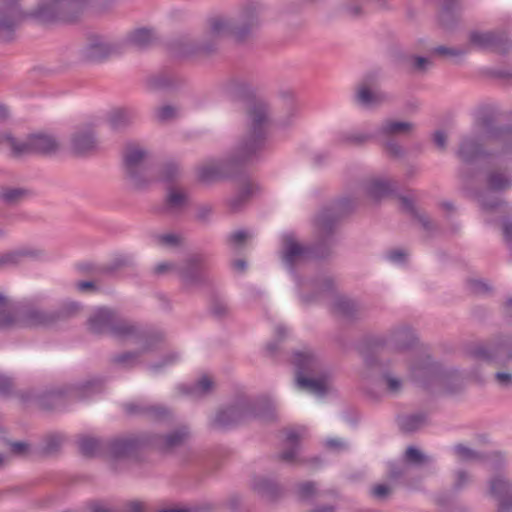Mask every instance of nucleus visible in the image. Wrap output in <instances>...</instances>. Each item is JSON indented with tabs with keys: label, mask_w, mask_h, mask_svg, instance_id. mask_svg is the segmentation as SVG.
I'll return each mask as SVG.
<instances>
[{
	"label": "nucleus",
	"mask_w": 512,
	"mask_h": 512,
	"mask_svg": "<svg viewBox=\"0 0 512 512\" xmlns=\"http://www.w3.org/2000/svg\"><path fill=\"white\" fill-rule=\"evenodd\" d=\"M384 379L386 381L387 389L391 393H397L402 386V382L399 378H396L392 375H385Z\"/></svg>",
	"instance_id": "69168bd1"
},
{
	"label": "nucleus",
	"mask_w": 512,
	"mask_h": 512,
	"mask_svg": "<svg viewBox=\"0 0 512 512\" xmlns=\"http://www.w3.org/2000/svg\"><path fill=\"white\" fill-rule=\"evenodd\" d=\"M415 125L409 121H398L393 119H386L377 128L375 136L388 140L396 136H408L413 133Z\"/></svg>",
	"instance_id": "2eb2a0df"
},
{
	"label": "nucleus",
	"mask_w": 512,
	"mask_h": 512,
	"mask_svg": "<svg viewBox=\"0 0 512 512\" xmlns=\"http://www.w3.org/2000/svg\"><path fill=\"white\" fill-rule=\"evenodd\" d=\"M99 391V385L88 382L80 386L70 388L67 392V397L69 401L82 400Z\"/></svg>",
	"instance_id": "473e14b6"
},
{
	"label": "nucleus",
	"mask_w": 512,
	"mask_h": 512,
	"mask_svg": "<svg viewBox=\"0 0 512 512\" xmlns=\"http://www.w3.org/2000/svg\"><path fill=\"white\" fill-rule=\"evenodd\" d=\"M485 131L480 132L477 136L464 137L457 150V156L464 163H472L482 157L488 156L482 149V144H490L484 137Z\"/></svg>",
	"instance_id": "9b49d317"
},
{
	"label": "nucleus",
	"mask_w": 512,
	"mask_h": 512,
	"mask_svg": "<svg viewBox=\"0 0 512 512\" xmlns=\"http://www.w3.org/2000/svg\"><path fill=\"white\" fill-rule=\"evenodd\" d=\"M80 309V305L70 302L63 305L58 311H54L57 315V321L74 315Z\"/></svg>",
	"instance_id": "603ef678"
},
{
	"label": "nucleus",
	"mask_w": 512,
	"mask_h": 512,
	"mask_svg": "<svg viewBox=\"0 0 512 512\" xmlns=\"http://www.w3.org/2000/svg\"><path fill=\"white\" fill-rule=\"evenodd\" d=\"M30 255L27 251H15L0 254V268L18 265L22 257Z\"/></svg>",
	"instance_id": "c03bdc74"
},
{
	"label": "nucleus",
	"mask_w": 512,
	"mask_h": 512,
	"mask_svg": "<svg viewBox=\"0 0 512 512\" xmlns=\"http://www.w3.org/2000/svg\"><path fill=\"white\" fill-rule=\"evenodd\" d=\"M432 53L442 56L458 57L464 55L466 51L462 49L448 48L445 46H437L432 49Z\"/></svg>",
	"instance_id": "5fc2aeb1"
},
{
	"label": "nucleus",
	"mask_w": 512,
	"mask_h": 512,
	"mask_svg": "<svg viewBox=\"0 0 512 512\" xmlns=\"http://www.w3.org/2000/svg\"><path fill=\"white\" fill-rule=\"evenodd\" d=\"M252 487L259 495L270 499L274 498L278 492L274 482L262 477L255 478Z\"/></svg>",
	"instance_id": "72a5a7b5"
},
{
	"label": "nucleus",
	"mask_w": 512,
	"mask_h": 512,
	"mask_svg": "<svg viewBox=\"0 0 512 512\" xmlns=\"http://www.w3.org/2000/svg\"><path fill=\"white\" fill-rule=\"evenodd\" d=\"M86 325L92 334H109L120 340L133 337L137 333V327L134 324L122 319L107 307L93 309L86 320Z\"/></svg>",
	"instance_id": "7ed1b4c3"
},
{
	"label": "nucleus",
	"mask_w": 512,
	"mask_h": 512,
	"mask_svg": "<svg viewBox=\"0 0 512 512\" xmlns=\"http://www.w3.org/2000/svg\"><path fill=\"white\" fill-rule=\"evenodd\" d=\"M3 139L9 143L12 155L14 157H21L23 155L32 154V149L30 148V135L25 142L18 141L11 134H5Z\"/></svg>",
	"instance_id": "c9c22d12"
},
{
	"label": "nucleus",
	"mask_w": 512,
	"mask_h": 512,
	"mask_svg": "<svg viewBox=\"0 0 512 512\" xmlns=\"http://www.w3.org/2000/svg\"><path fill=\"white\" fill-rule=\"evenodd\" d=\"M257 188L258 187L256 184H253L245 179L239 195L230 200V207L233 210L238 209L241 205V202L252 195L254 191L257 190Z\"/></svg>",
	"instance_id": "79ce46f5"
},
{
	"label": "nucleus",
	"mask_w": 512,
	"mask_h": 512,
	"mask_svg": "<svg viewBox=\"0 0 512 512\" xmlns=\"http://www.w3.org/2000/svg\"><path fill=\"white\" fill-rule=\"evenodd\" d=\"M189 435L190 433L188 428L182 426L161 438L158 443V447L162 451H171L184 444L189 438Z\"/></svg>",
	"instance_id": "393cba45"
},
{
	"label": "nucleus",
	"mask_w": 512,
	"mask_h": 512,
	"mask_svg": "<svg viewBox=\"0 0 512 512\" xmlns=\"http://www.w3.org/2000/svg\"><path fill=\"white\" fill-rule=\"evenodd\" d=\"M344 11L350 17H358L362 14V5L358 0H353L344 6Z\"/></svg>",
	"instance_id": "052dcab7"
},
{
	"label": "nucleus",
	"mask_w": 512,
	"mask_h": 512,
	"mask_svg": "<svg viewBox=\"0 0 512 512\" xmlns=\"http://www.w3.org/2000/svg\"><path fill=\"white\" fill-rule=\"evenodd\" d=\"M306 432L305 428H301L299 431L291 430L287 433L286 443L289 449L282 452L279 457L281 460L286 462H292L295 460L298 454L299 441L301 436Z\"/></svg>",
	"instance_id": "c85d7f7f"
},
{
	"label": "nucleus",
	"mask_w": 512,
	"mask_h": 512,
	"mask_svg": "<svg viewBox=\"0 0 512 512\" xmlns=\"http://www.w3.org/2000/svg\"><path fill=\"white\" fill-rule=\"evenodd\" d=\"M62 444V438L57 435H51L47 437L43 446V453L46 455H52L56 453Z\"/></svg>",
	"instance_id": "09e8293b"
},
{
	"label": "nucleus",
	"mask_w": 512,
	"mask_h": 512,
	"mask_svg": "<svg viewBox=\"0 0 512 512\" xmlns=\"http://www.w3.org/2000/svg\"><path fill=\"white\" fill-rule=\"evenodd\" d=\"M58 147L57 140L51 135L43 133L30 135V148L32 149V154H53L58 150Z\"/></svg>",
	"instance_id": "412c9836"
},
{
	"label": "nucleus",
	"mask_w": 512,
	"mask_h": 512,
	"mask_svg": "<svg viewBox=\"0 0 512 512\" xmlns=\"http://www.w3.org/2000/svg\"><path fill=\"white\" fill-rule=\"evenodd\" d=\"M453 450L457 457L459 458V460L463 462L479 460L481 458L480 454L477 451L463 444L455 445L453 447Z\"/></svg>",
	"instance_id": "37998d69"
},
{
	"label": "nucleus",
	"mask_w": 512,
	"mask_h": 512,
	"mask_svg": "<svg viewBox=\"0 0 512 512\" xmlns=\"http://www.w3.org/2000/svg\"><path fill=\"white\" fill-rule=\"evenodd\" d=\"M28 191L22 188L2 187L0 188V201L7 205H14L27 196Z\"/></svg>",
	"instance_id": "f704fd0d"
},
{
	"label": "nucleus",
	"mask_w": 512,
	"mask_h": 512,
	"mask_svg": "<svg viewBox=\"0 0 512 512\" xmlns=\"http://www.w3.org/2000/svg\"><path fill=\"white\" fill-rule=\"evenodd\" d=\"M484 137L490 144L500 146L504 153H512V128L487 129Z\"/></svg>",
	"instance_id": "4be33fe9"
},
{
	"label": "nucleus",
	"mask_w": 512,
	"mask_h": 512,
	"mask_svg": "<svg viewBox=\"0 0 512 512\" xmlns=\"http://www.w3.org/2000/svg\"><path fill=\"white\" fill-rule=\"evenodd\" d=\"M332 311L338 316L349 318L354 314L355 306L350 300L343 297H338L333 302Z\"/></svg>",
	"instance_id": "58836bf2"
},
{
	"label": "nucleus",
	"mask_w": 512,
	"mask_h": 512,
	"mask_svg": "<svg viewBox=\"0 0 512 512\" xmlns=\"http://www.w3.org/2000/svg\"><path fill=\"white\" fill-rule=\"evenodd\" d=\"M311 250L301 246L292 235L285 236V248L283 259L287 265L292 267L298 261L306 258Z\"/></svg>",
	"instance_id": "aec40b11"
},
{
	"label": "nucleus",
	"mask_w": 512,
	"mask_h": 512,
	"mask_svg": "<svg viewBox=\"0 0 512 512\" xmlns=\"http://www.w3.org/2000/svg\"><path fill=\"white\" fill-rule=\"evenodd\" d=\"M269 123L267 107L264 103H253L248 110L249 131L245 139L237 147L235 155L225 161L205 164L198 169V179L210 184L224 177H231V168L240 162L252 160L263 148L266 128Z\"/></svg>",
	"instance_id": "f257e3e1"
},
{
	"label": "nucleus",
	"mask_w": 512,
	"mask_h": 512,
	"mask_svg": "<svg viewBox=\"0 0 512 512\" xmlns=\"http://www.w3.org/2000/svg\"><path fill=\"white\" fill-rule=\"evenodd\" d=\"M386 152L393 157H400L403 154L402 147L395 141L390 139L385 140Z\"/></svg>",
	"instance_id": "0e129e2a"
},
{
	"label": "nucleus",
	"mask_w": 512,
	"mask_h": 512,
	"mask_svg": "<svg viewBox=\"0 0 512 512\" xmlns=\"http://www.w3.org/2000/svg\"><path fill=\"white\" fill-rule=\"evenodd\" d=\"M413 379L422 386L437 384L444 392L452 393L460 387L457 370L446 371L429 357L421 360L411 368Z\"/></svg>",
	"instance_id": "423d86ee"
},
{
	"label": "nucleus",
	"mask_w": 512,
	"mask_h": 512,
	"mask_svg": "<svg viewBox=\"0 0 512 512\" xmlns=\"http://www.w3.org/2000/svg\"><path fill=\"white\" fill-rule=\"evenodd\" d=\"M404 457L409 464L414 466H423L431 462V458L415 446H409Z\"/></svg>",
	"instance_id": "e433bc0d"
},
{
	"label": "nucleus",
	"mask_w": 512,
	"mask_h": 512,
	"mask_svg": "<svg viewBox=\"0 0 512 512\" xmlns=\"http://www.w3.org/2000/svg\"><path fill=\"white\" fill-rule=\"evenodd\" d=\"M177 116V109L171 105H165L156 110V117L160 122L169 121Z\"/></svg>",
	"instance_id": "3c124183"
},
{
	"label": "nucleus",
	"mask_w": 512,
	"mask_h": 512,
	"mask_svg": "<svg viewBox=\"0 0 512 512\" xmlns=\"http://www.w3.org/2000/svg\"><path fill=\"white\" fill-rule=\"evenodd\" d=\"M132 116L126 110H117L110 117V125L114 129H120L131 122Z\"/></svg>",
	"instance_id": "49530a36"
},
{
	"label": "nucleus",
	"mask_w": 512,
	"mask_h": 512,
	"mask_svg": "<svg viewBox=\"0 0 512 512\" xmlns=\"http://www.w3.org/2000/svg\"><path fill=\"white\" fill-rule=\"evenodd\" d=\"M138 354L126 352L114 357L113 361L123 367H131L137 362Z\"/></svg>",
	"instance_id": "864d4df0"
},
{
	"label": "nucleus",
	"mask_w": 512,
	"mask_h": 512,
	"mask_svg": "<svg viewBox=\"0 0 512 512\" xmlns=\"http://www.w3.org/2000/svg\"><path fill=\"white\" fill-rule=\"evenodd\" d=\"M259 25L258 13L255 9L247 10L242 16L241 23L235 28H231L228 21L223 18H213L209 21L208 28L197 47V51L203 54L215 52L221 41L229 33L236 41L242 42L253 35Z\"/></svg>",
	"instance_id": "f03ea898"
},
{
	"label": "nucleus",
	"mask_w": 512,
	"mask_h": 512,
	"mask_svg": "<svg viewBox=\"0 0 512 512\" xmlns=\"http://www.w3.org/2000/svg\"><path fill=\"white\" fill-rule=\"evenodd\" d=\"M128 44L136 49H145L150 47L155 41L156 37L152 30L147 28H140L133 31L128 37Z\"/></svg>",
	"instance_id": "bb28decb"
},
{
	"label": "nucleus",
	"mask_w": 512,
	"mask_h": 512,
	"mask_svg": "<svg viewBox=\"0 0 512 512\" xmlns=\"http://www.w3.org/2000/svg\"><path fill=\"white\" fill-rule=\"evenodd\" d=\"M8 308V299L0 293V330L13 327H49L57 322V315L54 311L30 308L21 318H17Z\"/></svg>",
	"instance_id": "0eeeda50"
},
{
	"label": "nucleus",
	"mask_w": 512,
	"mask_h": 512,
	"mask_svg": "<svg viewBox=\"0 0 512 512\" xmlns=\"http://www.w3.org/2000/svg\"><path fill=\"white\" fill-rule=\"evenodd\" d=\"M390 494V488L386 484H376L371 488V495L377 499H386Z\"/></svg>",
	"instance_id": "680f3d73"
},
{
	"label": "nucleus",
	"mask_w": 512,
	"mask_h": 512,
	"mask_svg": "<svg viewBox=\"0 0 512 512\" xmlns=\"http://www.w3.org/2000/svg\"><path fill=\"white\" fill-rule=\"evenodd\" d=\"M128 415L144 416L150 420L161 421L170 416V411L161 405H139L128 403L124 405Z\"/></svg>",
	"instance_id": "6ab92c4d"
},
{
	"label": "nucleus",
	"mask_w": 512,
	"mask_h": 512,
	"mask_svg": "<svg viewBox=\"0 0 512 512\" xmlns=\"http://www.w3.org/2000/svg\"><path fill=\"white\" fill-rule=\"evenodd\" d=\"M512 186V178L506 174L493 171L487 176V187L491 191H504Z\"/></svg>",
	"instance_id": "2f4dec72"
},
{
	"label": "nucleus",
	"mask_w": 512,
	"mask_h": 512,
	"mask_svg": "<svg viewBox=\"0 0 512 512\" xmlns=\"http://www.w3.org/2000/svg\"><path fill=\"white\" fill-rule=\"evenodd\" d=\"M124 167L127 177L134 188L142 189L152 181L147 162V152L136 146H130L124 154Z\"/></svg>",
	"instance_id": "6e6552de"
},
{
	"label": "nucleus",
	"mask_w": 512,
	"mask_h": 512,
	"mask_svg": "<svg viewBox=\"0 0 512 512\" xmlns=\"http://www.w3.org/2000/svg\"><path fill=\"white\" fill-rule=\"evenodd\" d=\"M140 444L135 437L117 438L105 443V454L110 460H118L128 456Z\"/></svg>",
	"instance_id": "a211bd4d"
},
{
	"label": "nucleus",
	"mask_w": 512,
	"mask_h": 512,
	"mask_svg": "<svg viewBox=\"0 0 512 512\" xmlns=\"http://www.w3.org/2000/svg\"><path fill=\"white\" fill-rule=\"evenodd\" d=\"M426 423V417L423 414L406 416L400 421V428L404 432H414Z\"/></svg>",
	"instance_id": "4c0bfd02"
},
{
	"label": "nucleus",
	"mask_w": 512,
	"mask_h": 512,
	"mask_svg": "<svg viewBox=\"0 0 512 512\" xmlns=\"http://www.w3.org/2000/svg\"><path fill=\"white\" fill-rule=\"evenodd\" d=\"M316 492V487L313 482H306L298 487V494L301 499H309Z\"/></svg>",
	"instance_id": "13d9d810"
},
{
	"label": "nucleus",
	"mask_w": 512,
	"mask_h": 512,
	"mask_svg": "<svg viewBox=\"0 0 512 512\" xmlns=\"http://www.w3.org/2000/svg\"><path fill=\"white\" fill-rule=\"evenodd\" d=\"M205 258L200 254L190 256L183 267L178 270V275L182 281L183 287L189 289L199 283V271L204 265Z\"/></svg>",
	"instance_id": "f3484780"
},
{
	"label": "nucleus",
	"mask_w": 512,
	"mask_h": 512,
	"mask_svg": "<svg viewBox=\"0 0 512 512\" xmlns=\"http://www.w3.org/2000/svg\"><path fill=\"white\" fill-rule=\"evenodd\" d=\"M71 146L76 154L84 155L97 149V140L89 126L77 128L71 137Z\"/></svg>",
	"instance_id": "dca6fc26"
},
{
	"label": "nucleus",
	"mask_w": 512,
	"mask_h": 512,
	"mask_svg": "<svg viewBox=\"0 0 512 512\" xmlns=\"http://www.w3.org/2000/svg\"><path fill=\"white\" fill-rule=\"evenodd\" d=\"M502 232L505 242L508 245H512V220L510 218L503 219Z\"/></svg>",
	"instance_id": "338daca9"
},
{
	"label": "nucleus",
	"mask_w": 512,
	"mask_h": 512,
	"mask_svg": "<svg viewBox=\"0 0 512 512\" xmlns=\"http://www.w3.org/2000/svg\"><path fill=\"white\" fill-rule=\"evenodd\" d=\"M490 497L496 501L497 510L512 512V481L504 474H497L489 480Z\"/></svg>",
	"instance_id": "9d476101"
},
{
	"label": "nucleus",
	"mask_w": 512,
	"mask_h": 512,
	"mask_svg": "<svg viewBox=\"0 0 512 512\" xmlns=\"http://www.w3.org/2000/svg\"><path fill=\"white\" fill-rule=\"evenodd\" d=\"M21 17V12L14 0L0 10V32L3 30H11Z\"/></svg>",
	"instance_id": "a878e982"
},
{
	"label": "nucleus",
	"mask_w": 512,
	"mask_h": 512,
	"mask_svg": "<svg viewBox=\"0 0 512 512\" xmlns=\"http://www.w3.org/2000/svg\"><path fill=\"white\" fill-rule=\"evenodd\" d=\"M79 449L82 455L94 457L101 452L105 453V444L93 437H83L79 440Z\"/></svg>",
	"instance_id": "7c9ffc66"
},
{
	"label": "nucleus",
	"mask_w": 512,
	"mask_h": 512,
	"mask_svg": "<svg viewBox=\"0 0 512 512\" xmlns=\"http://www.w3.org/2000/svg\"><path fill=\"white\" fill-rule=\"evenodd\" d=\"M159 244L167 247H176L181 244V236L175 233L161 234L156 237Z\"/></svg>",
	"instance_id": "8fccbe9b"
},
{
	"label": "nucleus",
	"mask_w": 512,
	"mask_h": 512,
	"mask_svg": "<svg viewBox=\"0 0 512 512\" xmlns=\"http://www.w3.org/2000/svg\"><path fill=\"white\" fill-rule=\"evenodd\" d=\"M468 289L474 294H483L489 291L488 285L480 280H470Z\"/></svg>",
	"instance_id": "e2e57ef3"
},
{
	"label": "nucleus",
	"mask_w": 512,
	"mask_h": 512,
	"mask_svg": "<svg viewBox=\"0 0 512 512\" xmlns=\"http://www.w3.org/2000/svg\"><path fill=\"white\" fill-rule=\"evenodd\" d=\"M394 191L392 183L385 179H372L365 185V193L374 202L381 200Z\"/></svg>",
	"instance_id": "b1692460"
},
{
	"label": "nucleus",
	"mask_w": 512,
	"mask_h": 512,
	"mask_svg": "<svg viewBox=\"0 0 512 512\" xmlns=\"http://www.w3.org/2000/svg\"><path fill=\"white\" fill-rule=\"evenodd\" d=\"M213 388V382L212 380L204 375L202 376L197 383L192 388V393H194L197 396H203L208 394Z\"/></svg>",
	"instance_id": "de8ad7c7"
},
{
	"label": "nucleus",
	"mask_w": 512,
	"mask_h": 512,
	"mask_svg": "<svg viewBox=\"0 0 512 512\" xmlns=\"http://www.w3.org/2000/svg\"><path fill=\"white\" fill-rule=\"evenodd\" d=\"M293 364L296 368V383L299 388L322 397L330 390L328 375L310 377L317 371L319 362L310 350L298 351L293 355Z\"/></svg>",
	"instance_id": "39448f33"
},
{
	"label": "nucleus",
	"mask_w": 512,
	"mask_h": 512,
	"mask_svg": "<svg viewBox=\"0 0 512 512\" xmlns=\"http://www.w3.org/2000/svg\"><path fill=\"white\" fill-rule=\"evenodd\" d=\"M376 85V77L369 75L359 85L355 99L363 107H373L385 102L388 99L387 94L379 91L378 89H371V86Z\"/></svg>",
	"instance_id": "ddd939ff"
},
{
	"label": "nucleus",
	"mask_w": 512,
	"mask_h": 512,
	"mask_svg": "<svg viewBox=\"0 0 512 512\" xmlns=\"http://www.w3.org/2000/svg\"><path fill=\"white\" fill-rule=\"evenodd\" d=\"M472 355L481 361L505 365L512 360V340L502 338L487 345H479L473 349Z\"/></svg>",
	"instance_id": "1a4fd4ad"
},
{
	"label": "nucleus",
	"mask_w": 512,
	"mask_h": 512,
	"mask_svg": "<svg viewBox=\"0 0 512 512\" xmlns=\"http://www.w3.org/2000/svg\"><path fill=\"white\" fill-rule=\"evenodd\" d=\"M63 1L64 0H51L44 3L32 13V16L42 24L69 21L70 18L63 12Z\"/></svg>",
	"instance_id": "4468645a"
},
{
	"label": "nucleus",
	"mask_w": 512,
	"mask_h": 512,
	"mask_svg": "<svg viewBox=\"0 0 512 512\" xmlns=\"http://www.w3.org/2000/svg\"><path fill=\"white\" fill-rule=\"evenodd\" d=\"M469 40L480 49H492L498 53H505L511 46L507 38L495 32L473 31L469 35Z\"/></svg>",
	"instance_id": "f8f14e48"
},
{
	"label": "nucleus",
	"mask_w": 512,
	"mask_h": 512,
	"mask_svg": "<svg viewBox=\"0 0 512 512\" xmlns=\"http://www.w3.org/2000/svg\"><path fill=\"white\" fill-rule=\"evenodd\" d=\"M114 47L102 38H94L85 48V57L89 61L105 59L114 52Z\"/></svg>",
	"instance_id": "5701e85b"
},
{
	"label": "nucleus",
	"mask_w": 512,
	"mask_h": 512,
	"mask_svg": "<svg viewBox=\"0 0 512 512\" xmlns=\"http://www.w3.org/2000/svg\"><path fill=\"white\" fill-rule=\"evenodd\" d=\"M178 173L179 169L176 164L167 163L159 170L157 180L170 183L178 176Z\"/></svg>",
	"instance_id": "a18cd8bd"
},
{
	"label": "nucleus",
	"mask_w": 512,
	"mask_h": 512,
	"mask_svg": "<svg viewBox=\"0 0 512 512\" xmlns=\"http://www.w3.org/2000/svg\"><path fill=\"white\" fill-rule=\"evenodd\" d=\"M372 135L360 133V132H345L338 136V142L348 144L352 146L362 145L367 142Z\"/></svg>",
	"instance_id": "ea45409f"
},
{
	"label": "nucleus",
	"mask_w": 512,
	"mask_h": 512,
	"mask_svg": "<svg viewBox=\"0 0 512 512\" xmlns=\"http://www.w3.org/2000/svg\"><path fill=\"white\" fill-rule=\"evenodd\" d=\"M247 237V233L244 230H239L231 233L228 236V242L231 246L237 248L243 245L245 239Z\"/></svg>",
	"instance_id": "bf43d9fd"
},
{
	"label": "nucleus",
	"mask_w": 512,
	"mask_h": 512,
	"mask_svg": "<svg viewBox=\"0 0 512 512\" xmlns=\"http://www.w3.org/2000/svg\"><path fill=\"white\" fill-rule=\"evenodd\" d=\"M416 337L409 328H400L393 332L391 347L396 351H405L415 342Z\"/></svg>",
	"instance_id": "cd10ccee"
},
{
	"label": "nucleus",
	"mask_w": 512,
	"mask_h": 512,
	"mask_svg": "<svg viewBox=\"0 0 512 512\" xmlns=\"http://www.w3.org/2000/svg\"><path fill=\"white\" fill-rule=\"evenodd\" d=\"M187 194L178 188L170 187L166 195V210L172 213L180 212L187 204Z\"/></svg>",
	"instance_id": "c756f323"
},
{
	"label": "nucleus",
	"mask_w": 512,
	"mask_h": 512,
	"mask_svg": "<svg viewBox=\"0 0 512 512\" xmlns=\"http://www.w3.org/2000/svg\"><path fill=\"white\" fill-rule=\"evenodd\" d=\"M251 418L261 421L276 419L275 407L269 404L263 409H256L249 401L241 400L223 410H220L211 422L215 430H225Z\"/></svg>",
	"instance_id": "20e7f679"
},
{
	"label": "nucleus",
	"mask_w": 512,
	"mask_h": 512,
	"mask_svg": "<svg viewBox=\"0 0 512 512\" xmlns=\"http://www.w3.org/2000/svg\"><path fill=\"white\" fill-rule=\"evenodd\" d=\"M410 60L412 67L419 72H425L432 65L429 58L422 56H413Z\"/></svg>",
	"instance_id": "6e6d98bb"
},
{
	"label": "nucleus",
	"mask_w": 512,
	"mask_h": 512,
	"mask_svg": "<svg viewBox=\"0 0 512 512\" xmlns=\"http://www.w3.org/2000/svg\"><path fill=\"white\" fill-rule=\"evenodd\" d=\"M179 269L180 268H178L173 263L162 262V263H158L157 265H155L153 271H154V274L160 276V275H164V274H167V273H170V272H177L178 273Z\"/></svg>",
	"instance_id": "4d7b16f0"
},
{
	"label": "nucleus",
	"mask_w": 512,
	"mask_h": 512,
	"mask_svg": "<svg viewBox=\"0 0 512 512\" xmlns=\"http://www.w3.org/2000/svg\"><path fill=\"white\" fill-rule=\"evenodd\" d=\"M496 382L504 388H508L512 386V373L508 372H497L495 374Z\"/></svg>",
	"instance_id": "774afa93"
},
{
	"label": "nucleus",
	"mask_w": 512,
	"mask_h": 512,
	"mask_svg": "<svg viewBox=\"0 0 512 512\" xmlns=\"http://www.w3.org/2000/svg\"><path fill=\"white\" fill-rule=\"evenodd\" d=\"M63 395L64 393L61 390L50 391L41 397L40 405L44 409L56 408L63 403Z\"/></svg>",
	"instance_id": "a19ab883"
}]
</instances>
